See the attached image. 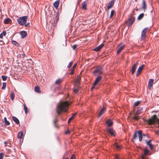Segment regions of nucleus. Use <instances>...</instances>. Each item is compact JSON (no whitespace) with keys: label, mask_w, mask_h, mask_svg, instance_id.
<instances>
[{"label":"nucleus","mask_w":159,"mask_h":159,"mask_svg":"<svg viewBox=\"0 0 159 159\" xmlns=\"http://www.w3.org/2000/svg\"><path fill=\"white\" fill-rule=\"evenodd\" d=\"M23 106L24 107V109L25 110V113L26 114H27L28 112V108L26 107V104L25 103L23 105Z\"/></svg>","instance_id":"obj_33"},{"label":"nucleus","mask_w":159,"mask_h":159,"mask_svg":"<svg viewBox=\"0 0 159 159\" xmlns=\"http://www.w3.org/2000/svg\"><path fill=\"white\" fill-rule=\"evenodd\" d=\"M3 80L5 81L7 80V77L6 76H5L4 75H2L1 76Z\"/></svg>","instance_id":"obj_43"},{"label":"nucleus","mask_w":159,"mask_h":159,"mask_svg":"<svg viewBox=\"0 0 159 159\" xmlns=\"http://www.w3.org/2000/svg\"><path fill=\"white\" fill-rule=\"evenodd\" d=\"M114 3V0H111L108 3V5L107 7V8L109 9L112 7Z\"/></svg>","instance_id":"obj_17"},{"label":"nucleus","mask_w":159,"mask_h":159,"mask_svg":"<svg viewBox=\"0 0 159 159\" xmlns=\"http://www.w3.org/2000/svg\"><path fill=\"white\" fill-rule=\"evenodd\" d=\"M102 77L100 76H98L95 79V81L93 83L94 85H96L98 84V82L101 80Z\"/></svg>","instance_id":"obj_10"},{"label":"nucleus","mask_w":159,"mask_h":159,"mask_svg":"<svg viewBox=\"0 0 159 159\" xmlns=\"http://www.w3.org/2000/svg\"><path fill=\"white\" fill-rule=\"evenodd\" d=\"M145 142H146V144H147V145H148V146L149 145V144L150 143V142H149L147 140H145Z\"/></svg>","instance_id":"obj_54"},{"label":"nucleus","mask_w":159,"mask_h":159,"mask_svg":"<svg viewBox=\"0 0 159 159\" xmlns=\"http://www.w3.org/2000/svg\"><path fill=\"white\" fill-rule=\"evenodd\" d=\"M137 135H138V131L135 132L133 134V139L134 140L137 137Z\"/></svg>","instance_id":"obj_31"},{"label":"nucleus","mask_w":159,"mask_h":159,"mask_svg":"<svg viewBox=\"0 0 159 159\" xmlns=\"http://www.w3.org/2000/svg\"><path fill=\"white\" fill-rule=\"evenodd\" d=\"M34 91L37 93H40L41 92L39 90V86H35L34 88Z\"/></svg>","instance_id":"obj_29"},{"label":"nucleus","mask_w":159,"mask_h":159,"mask_svg":"<svg viewBox=\"0 0 159 159\" xmlns=\"http://www.w3.org/2000/svg\"><path fill=\"white\" fill-rule=\"evenodd\" d=\"M145 66L144 65H142L140 66L138 69L137 71H138L140 73H141L142 70L144 68Z\"/></svg>","instance_id":"obj_24"},{"label":"nucleus","mask_w":159,"mask_h":159,"mask_svg":"<svg viewBox=\"0 0 159 159\" xmlns=\"http://www.w3.org/2000/svg\"><path fill=\"white\" fill-rule=\"evenodd\" d=\"M80 77L79 76L78 77V79H77V81L78 82V81H79V80H80Z\"/></svg>","instance_id":"obj_61"},{"label":"nucleus","mask_w":159,"mask_h":159,"mask_svg":"<svg viewBox=\"0 0 159 159\" xmlns=\"http://www.w3.org/2000/svg\"><path fill=\"white\" fill-rule=\"evenodd\" d=\"M76 65H76V63L74 64L72 68L75 69L76 66Z\"/></svg>","instance_id":"obj_53"},{"label":"nucleus","mask_w":159,"mask_h":159,"mask_svg":"<svg viewBox=\"0 0 159 159\" xmlns=\"http://www.w3.org/2000/svg\"><path fill=\"white\" fill-rule=\"evenodd\" d=\"M4 154L3 153H0V159H3Z\"/></svg>","instance_id":"obj_47"},{"label":"nucleus","mask_w":159,"mask_h":159,"mask_svg":"<svg viewBox=\"0 0 159 159\" xmlns=\"http://www.w3.org/2000/svg\"><path fill=\"white\" fill-rule=\"evenodd\" d=\"M140 73H140L138 71H137V73L136 74V76L137 77L138 76L140 75Z\"/></svg>","instance_id":"obj_55"},{"label":"nucleus","mask_w":159,"mask_h":159,"mask_svg":"<svg viewBox=\"0 0 159 159\" xmlns=\"http://www.w3.org/2000/svg\"><path fill=\"white\" fill-rule=\"evenodd\" d=\"M58 121V119L57 118H56L53 121V123L55 127L56 128H58V126L56 124L57 122Z\"/></svg>","instance_id":"obj_34"},{"label":"nucleus","mask_w":159,"mask_h":159,"mask_svg":"<svg viewBox=\"0 0 159 159\" xmlns=\"http://www.w3.org/2000/svg\"><path fill=\"white\" fill-rule=\"evenodd\" d=\"M142 110L143 108L142 107H139L138 108L136 112L137 115H139L141 111Z\"/></svg>","instance_id":"obj_28"},{"label":"nucleus","mask_w":159,"mask_h":159,"mask_svg":"<svg viewBox=\"0 0 159 159\" xmlns=\"http://www.w3.org/2000/svg\"><path fill=\"white\" fill-rule=\"evenodd\" d=\"M148 29V28L146 27L143 30L141 34V38L142 40H144V39L146 37V34Z\"/></svg>","instance_id":"obj_7"},{"label":"nucleus","mask_w":159,"mask_h":159,"mask_svg":"<svg viewBox=\"0 0 159 159\" xmlns=\"http://www.w3.org/2000/svg\"><path fill=\"white\" fill-rule=\"evenodd\" d=\"M132 12L133 14L130 15L128 20L125 22L126 23L128 24L129 27L131 26L135 21V17L133 16V15L135 14L134 10L132 11Z\"/></svg>","instance_id":"obj_3"},{"label":"nucleus","mask_w":159,"mask_h":159,"mask_svg":"<svg viewBox=\"0 0 159 159\" xmlns=\"http://www.w3.org/2000/svg\"><path fill=\"white\" fill-rule=\"evenodd\" d=\"M149 125L159 124V119L156 115H153L151 118H149L146 121Z\"/></svg>","instance_id":"obj_2"},{"label":"nucleus","mask_w":159,"mask_h":159,"mask_svg":"<svg viewBox=\"0 0 159 159\" xmlns=\"http://www.w3.org/2000/svg\"><path fill=\"white\" fill-rule=\"evenodd\" d=\"M73 91L74 93H76L77 92L78 90L77 89H75Z\"/></svg>","instance_id":"obj_59"},{"label":"nucleus","mask_w":159,"mask_h":159,"mask_svg":"<svg viewBox=\"0 0 159 159\" xmlns=\"http://www.w3.org/2000/svg\"><path fill=\"white\" fill-rule=\"evenodd\" d=\"M106 124L107 125V127H111L113 124V122L110 120H108L106 122Z\"/></svg>","instance_id":"obj_20"},{"label":"nucleus","mask_w":159,"mask_h":159,"mask_svg":"<svg viewBox=\"0 0 159 159\" xmlns=\"http://www.w3.org/2000/svg\"><path fill=\"white\" fill-rule=\"evenodd\" d=\"M81 9L83 10H86L87 9V3L86 1H84L81 4Z\"/></svg>","instance_id":"obj_15"},{"label":"nucleus","mask_w":159,"mask_h":159,"mask_svg":"<svg viewBox=\"0 0 159 159\" xmlns=\"http://www.w3.org/2000/svg\"><path fill=\"white\" fill-rule=\"evenodd\" d=\"M6 32L4 31L2 32L0 34V38L2 39L3 36H5L6 35Z\"/></svg>","instance_id":"obj_35"},{"label":"nucleus","mask_w":159,"mask_h":159,"mask_svg":"<svg viewBox=\"0 0 159 159\" xmlns=\"http://www.w3.org/2000/svg\"><path fill=\"white\" fill-rule=\"evenodd\" d=\"M115 13V11L114 10H112L111 11V12L110 15V18H111L114 15Z\"/></svg>","instance_id":"obj_37"},{"label":"nucleus","mask_w":159,"mask_h":159,"mask_svg":"<svg viewBox=\"0 0 159 159\" xmlns=\"http://www.w3.org/2000/svg\"><path fill=\"white\" fill-rule=\"evenodd\" d=\"M25 57V55L24 53H23L22 54V55L21 56V57L22 58H24Z\"/></svg>","instance_id":"obj_52"},{"label":"nucleus","mask_w":159,"mask_h":159,"mask_svg":"<svg viewBox=\"0 0 159 159\" xmlns=\"http://www.w3.org/2000/svg\"><path fill=\"white\" fill-rule=\"evenodd\" d=\"M149 152V151L147 148H145L144 150V153L143 155H147Z\"/></svg>","instance_id":"obj_27"},{"label":"nucleus","mask_w":159,"mask_h":159,"mask_svg":"<svg viewBox=\"0 0 159 159\" xmlns=\"http://www.w3.org/2000/svg\"><path fill=\"white\" fill-rule=\"evenodd\" d=\"M75 70V69L72 68H71L70 70V75H73V74H74Z\"/></svg>","instance_id":"obj_42"},{"label":"nucleus","mask_w":159,"mask_h":159,"mask_svg":"<svg viewBox=\"0 0 159 159\" xmlns=\"http://www.w3.org/2000/svg\"><path fill=\"white\" fill-rule=\"evenodd\" d=\"M142 131L141 130H139L138 131V135L139 138V141H141L142 139Z\"/></svg>","instance_id":"obj_14"},{"label":"nucleus","mask_w":159,"mask_h":159,"mask_svg":"<svg viewBox=\"0 0 159 159\" xmlns=\"http://www.w3.org/2000/svg\"><path fill=\"white\" fill-rule=\"evenodd\" d=\"M62 79H59L56 81L55 83L56 84H59L62 82Z\"/></svg>","instance_id":"obj_30"},{"label":"nucleus","mask_w":159,"mask_h":159,"mask_svg":"<svg viewBox=\"0 0 159 159\" xmlns=\"http://www.w3.org/2000/svg\"><path fill=\"white\" fill-rule=\"evenodd\" d=\"M138 63V62H136L135 63H134L132 65L131 68V73L132 75H133L134 72H135Z\"/></svg>","instance_id":"obj_8"},{"label":"nucleus","mask_w":159,"mask_h":159,"mask_svg":"<svg viewBox=\"0 0 159 159\" xmlns=\"http://www.w3.org/2000/svg\"><path fill=\"white\" fill-rule=\"evenodd\" d=\"M77 46L78 45L76 44L72 46V48L73 50H75L76 49Z\"/></svg>","instance_id":"obj_49"},{"label":"nucleus","mask_w":159,"mask_h":159,"mask_svg":"<svg viewBox=\"0 0 159 159\" xmlns=\"http://www.w3.org/2000/svg\"><path fill=\"white\" fill-rule=\"evenodd\" d=\"M146 155H143L141 156L142 159H146V157L145 156Z\"/></svg>","instance_id":"obj_51"},{"label":"nucleus","mask_w":159,"mask_h":159,"mask_svg":"<svg viewBox=\"0 0 159 159\" xmlns=\"http://www.w3.org/2000/svg\"><path fill=\"white\" fill-rule=\"evenodd\" d=\"M4 122L5 123L6 125H10V122L7 120V119L6 117L4 118Z\"/></svg>","instance_id":"obj_36"},{"label":"nucleus","mask_w":159,"mask_h":159,"mask_svg":"<svg viewBox=\"0 0 159 159\" xmlns=\"http://www.w3.org/2000/svg\"><path fill=\"white\" fill-rule=\"evenodd\" d=\"M12 119L13 121L16 124H19V121L18 119L16 117L13 116L12 117Z\"/></svg>","instance_id":"obj_26"},{"label":"nucleus","mask_w":159,"mask_h":159,"mask_svg":"<svg viewBox=\"0 0 159 159\" xmlns=\"http://www.w3.org/2000/svg\"><path fill=\"white\" fill-rule=\"evenodd\" d=\"M140 117L139 116H135L133 119L135 120H137L139 119Z\"/></svg>","instance_id":"obj_40"},{"label":"nucleus","mask_w":159,"mask_h":159,"mask_svg":"<svg viewBox=\"0 0 159 159\" xmlns=\"http://www.w3.org/2000/svg\"><path fill=\"white\" fill-rule=\"evenodd\" d=\"M11 42H12V43L13 44L15 45L16 46H17V47H19L20 46L19 44L16 41H14V40H12V41Z\"/></svg>","instance_id":"obj_32"},{"label":"nucleus","mask_w":159,"mask_h":159,"mask_svg":"<svg viewBox=\"0 0 159 159\" xmlns=\"http://www.w3.org/2000/svg\"><path fill=\"white\" fill-rule=\"evenodd\" d=\"M70 130H68L67 131H66L65 132V134H67L70 132Z\"/></svg>","instance_id":"obj_58"},{"label":"nucleus","mask_w":159,"mask_h":159,"mask_svg":"<svg viewBox=\"0 0 159 159\" xmlns=\"http://www.w3.org/2000/svg\"><path fill=\"white\" fill-rule=\"evenodd\" d=\"M104 46V44L103 43L101 44V45H100L99 46H98V47H96L94 49V50L95 51L98 52L99 51L101 48Z\"/></svg>","instance_id":"obj_16"},{"label":"nucleus","mask_w":159,"mask_h":159,"mask_svg":"<svg viewBox=\"0 0 159 159\" xmlns=\"http://www.w3.org/2000/svg\"><path fill=\"white\" fill-rule=\"evenodd\" d=\"M144 14L141 13L138 16L137 18V20H141L144 17Z\"/></svg>","instance_id":"obj_25"},{"label":"nucleus","mask_w":159,"mask_h":159,"mask_svg":"<svg viewBox=\"0 0 159 159\" xmlns=\"http://www.w3.org/2000/svg\"><path fill=\"white\" fill-rule=\"evenodd\" d=\"M93 72L94 74L98 73V74H101L103 72V71L101 68H98L94 70Z\"/></svg>","instance_id":"obj_12"},{"label":"nucleus","mask_w":159,"mask_h":159,"mask_svg":"<svg viewBox=\"0 0 159 159\" xmlns=\"http://www.w3.org/2000/svg\"><path fill=\"white\" fill-rule=\"evenodd\" d=\"M106 131L111 136H115V133L112 128L111 127H106Z\"/></svg>","instance_id":"obj_5"},{"label":"nucleus","mask_w":159,"mask_h":159,"mask_svg":"<svg viewBox=\"0 0 159 159\" xmlns=\"http://www.w3.org/2000/svg\"><path fill=\"white\" fill-rule=\"evenodd\" d=\"M76 115V113H75V114H73L72 115V116H71V117L69 118V119H70V120H72L74 118V117Z\"/></svg>","instance_id":"obj_44"},{"label":"nucleus","mask_w":159,"mask_h":159,"mask_svg":"<svg viewBox=\"0 0 159 159\" xmlns=\"http://www.w3.org/2000/svg\"><path fill=\"white\" fill-rule=\"evenodd\" d=\"M28 19V16H22L17 18V21L20 25H23L26 23Z\"/></svg>","instance_id":"obj_4"},{"label":"nucleus","mask_w":159,"mask_h":159,"mask_svg":"<svg viewBox=\"0 0 159 159\" xmlns=\"http://www.w3.org/2000/svg\"><path fill=\"white\" fill-rule=\"evenodd\" d=\"M125 45L122 43H121L119 44L118 47V49L117 51V54H119L120 53L121 51L125 48Z\"/></svg>","instance_id":"obj_6"},{"label":"nucleus","mask_w":159,"mask_h":159,"mask_svg":"<svg viewBox=\"0 0 159 159\" xmlns=\"http://www.w3.org/2000/svg\"><path fill=\"white\" fill-rule=\"evenodd\" d=\"M115 145L116 148L117 149H120V147L119 146L116 145V144H115Z\"/></svg>","instance_id":"obj_50"},{"label":"nucleus","mask_w":159,"mask_h":159,"mask_svg":"<svg viewBox=\"0 0 159 159\" xmlns=\"http://www.w3.org/2000/svg\"><path fill=\"white\" fill-rule=\"evenodd\" d=\"M60 3V0H58L55 1L53 3V6L56 9H57Z\"/></svg>","instance_id":"obj_18"},{"label":"nucleus","mask_w":159,"mask_h":159,"mask_svg":"<svg viewBox=\"0 0 159 159\" xmlns=\"http://www.w3.org/2000/svg\"><path fill=\"white\" fill-rule=\"evenodd\" d=\"M4 143L5 144V147H6V144H7V142L6 141H4Z\"/></svg>","instance_id":"obj_62"},{"label":"nucleus","mask_w":159,"mask_h":159,"mask_svg":"<svg viewBox=\"0 0 159 159\" xmlns=\"http://www.w3.org/2000/svg\"><path fill=\"white\" fill-rule=\"evenodd\" d=\"M11 98L12 100H13L15 97V94L14 92H12L11 95Z\"/></svg>","instance_id":"obj_38"},{"label":"nucleus","mask_w":159,"mask_h":159,"mask_svg":"<svg viewBox=\"0 0 159 159\" xmlns=\"http://www.w3.org/2000/svg\"><path fill=\"white\" fill-rule=\"evenodd\" d=\"M140 102L139 101H137V102H135L134 103V106L136 107L138 106L140 103Z\"/></svg>","instance_id":"obj_39"},{"label":"nucleus","mask_w":159,"mask_h":159,"mask_svg":"<svg viewBox=\"0 0 159 159\" xmlns=\"http://www.w3.org/2000/svg\"><path fill=\"white\" fill-rule=\"evenodd\" d=\"M11 22V20L9 18L5 19L4 21V23L5 24H9Z\"/></svg>","instance_id":"obj_21"},{"label":"nucleus","mask_w":159,"mask_h":159,"mask_svg":"<svg viewBox=\"0 0 159 159\" xmlns=\"http://www.w3.org/2000/svg\"><path fill=\"white\" fill-rule=\"evenodd\" d=\"M71 103V102L68 101L60 102L58 104L56 109V111L58 114L60 115L62 111H67Z\"/></svg>","instance_id":"obj_1"},{"label":"nucleus","mask_w":159,"mask_h":159,"mask_svg":"<svg viewBox=\"0 0 159 159\" xmlns=\"http://www.w3.org/2000/svg\"><path fill=\"white\" fill-rule=\"evenodd\" d=\"M154 82V80L152 79H149L148 83V87L149 89H150L152 87Z\"/></svg>","instance_id":"obj_13"},{"label":"nucleus","mask_w":159,"mask_h":159,"mask_svg":"<svg viewBox=\"0 0 159 159\" xmlns=\"http://www.w3.org/2000/svg\"><path fill=\"white\" fill-rule=\"evenodd\" d=\"M142 8L144 11L146 9V5L145 0H143Z\"/></svg>","instance_id":"obj_23"},{"label":"nucleus","mask_w":159,"mask_h":159,"mask_svg":"<svg viewBox=\"0 0 159 159\" xmlns=\"http://www.w3.org/2000/svg\"><path fill=\"white\" fill-rule=\"evenodd\" d=\"M70 159H76L75 155V154H72Z\"/></svg>","instance_id":"obj_48"},{"label":"nucleus","mask_w":159,"mask_h":159,"mask_svg":"<svg viewBox=\"0 0 159 159\" xmlns=\"http://www.w3.org/2000/svg\"><path fill=\"white\" fill-rule=\"evenodd\" d=\"M59 12H57V13L56 17V19L57 20L56 21H55V20L54 21L53 24L52 23V26L55 27L56 26L57 23V22L58 20L59 19Z\"/></svg>","instance_id":"obj_11"},{"label":"nucleus","mask_w":159,"mask_h":159,"mask_svg":"<svg viewBox=\"0 0 159 159\" xmlns=\"http://www.w3.org/2000/svg\"><path fill=\"white\" fill-rule=\"evenodd\" d=\"M6 86V83H3L2 84V89H5Z\"/></svg>","instance_id":"obj_41"},{"label":"nucleus","mask_w":159,"mask_h":159,"mask_svg":"<svg viewBox=\"0 0 159 159\" xmlns=\"http://www.w3.org/2000/svg\"><path fill=\"white\" fill-rule=\"evenodd\" d=\"M23 134L22 131L19 132L18 134V138L19 139H21L23 138Z\"/></svg>","instance_id":"obj_22"},{"label":"nucleus","mask_w":159,"mask_h":159,"mask_svg":"<svg viewBox=\"0 0 159 159\" xmlns=\"http://www.w3.org/2000/svg\"><path fill=\"white\" fill-rule=\"evenodd\" d=\"M115 158L116 159H119V157L117 155L116 156Z\"/></svg>","instance_id":"obj_63"},{"label":"nucleus","mask_w":159,"mask_h":159,"mask_svg":"<svg viewBox=\"0 0 159 159\" xmlns=\"http://www.w3.org/2000/svg\"><path fill=\"white\" fill-rule=\"evenodd\" d=\"M148 146L150 147V148L151 150H152L154 148L153 145L151 143H150Z\"/></svg>","instance_id":"obj_45"},{"label":"nucleus","mask_w":159,"mask_h":159,"mask_svg":"<svg viewBox=\"0 0 159 159\" xmlns=\"http://www.w3.org/2000/svg\"><path fill=\"white\" fill-rule=\"evenodd\" d=\"M20 34L22 38H25L27 35V34L26 31H22L20 32Z\"/></svg>","instance_id":"obj_19"},{"label":"nucleus","mask_w":159,"mask_h":159,"mask_svg":"<svg viewBox=\"0 0 159 159\" xmlns=\"http://www.w3.org/2000/svg\"><path fill=\"white\" fill-rule=\"evenodd\" d=\"M106 110V108L104 106L102 108H101L100 110L99 113L98 114V117H100L102 116L105 112Z\"/></svg>","instance_id":"obj_9"},{"label":"nucleus","mask_w":159,"mask_h":159,"mask_svg":"<svg viewBox=\"0 0 159 159\" xmlns=\"http://www.w3.org/2000/svg\"><path fill=\"white\" fill-rule=\"evenodd\" d=\"M152 140H149V141H148L150 143H151V142L152 141Z\"/></svg>","instance_id":"obj_64"},{"label":"nucleus","mask_w":159,"mask_h":159,"mask_svg":"<svg viewBox=\"0 0 159 159\" xmlns=\"http://www.w3.org/2000/svg\"><path fill=\"white\" fill-rule=\"evenodd\" d=\"M73 64V62L72 61H71L70 62L69 64L68 65V66H67V67L69 68H70V67H71V66H72V65Z\"/></svg>","instance_id":"obj_46"},{"label":"nucleus","mask_w":159,"mask_h":159,"mask_svg":"<svg viewBox=\"0 0 159 159\" xmlns=\"http://www.w3.org/2000/svg\"><path fill=\"white\" fill-rule=\"evenodd\" d=\"M0 43L1 45H3L4 43V42L3 41L0 40Z\"/></svg>","instance_id":"obj_57"},{"label":"nucleus","mask_w":159,"mask_h":159,"mask_svg":"<svg viewBox=\"0 0 159 159\" xmlns=\"http://www.w3.org/2000/svg\"><path fill=\"white\" fill-rule=\"evenodd\" d=\"M96 85H94V83H93V86L91 87V89L92 90H93L94 88H95V86H96Z\"/></svg>","instance_id":"obj_56"},{"label":"nucleus","mask_w":159,"mask_h":159,"mask_svg":"<svg viewBox=\"0 0 159 159\" xmlns=\"http://www.w3.org/2000/svg\"><path fill=\"white\" fill-rule=\"evenodd\" d=\"M29 24H30V23H27V24H26L25 25V27H27V26H29Z\"/></svg>","instance_id":"obj_60"}]
</instances>
